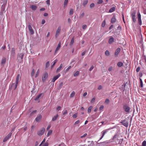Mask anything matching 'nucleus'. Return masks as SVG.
Returning a JSON list of instances; mask_svg holds the SVG:
<instances>
[{
    "mask_svg": "<svg viewBox=\"0 0 146 146\" xmlns=\"http://www.w3.org/2000/svg\"><path fill=\"white\" fill-rule=\"evenodd\" d=\"M21 78L20 76V74H18L16 77V82L15 84V86L14 88V90H15L17 87L18 84L19 82V80Z\"/></svg>",
    "mask_w": 146,
    "mask_h": 146,
    "instance_id": "nucleus-1",
    "label": "nucleus"
},
{
    "mask_svg": "<svg viewBox=\"0 0 146 146\" xmlns=\"http://www.w3.org/2000/svg\"><path fill=\"white\" fill-rule=\"evenodd\" d=\"M61 30V27H60V26H59L58 27V28L56 31V34H55V37L56 38L59 35V34L60 33V32Z\"/></svg>",
    "mask_w": 146,
    "mask_h": 146,
    "instance_id": "nucleus-2",
    "label": "nucleus"
},
{
    "mask_svg": "<svg viewBox=\"0 0 146 146\" xmlns=\"http://www.w3.org/2000/svg\"><path fill=\"white\" fill-rule=\"evenodd\" d=\"M48 74L47 73V72H45L43 74L42 78V80L43 82H44L47 79V78L48 77Z\"/></svg>",
    "mask_w": 146,
    "mask_h": 146,
    "instance_id": "nucleus-3",
    "label": "nucleus"
},
{
    "mask_svg": "<svg viewBox=\"0 0 146 146\" xmlns=\"http://www.w3.org/2000/svg\"><path fill=\"white\" fill-rule=\"evenodd\" d=\"M44 128H42L40 130L37 131V134L39 135H42L44 133Z\"/></svg>",
    "mask_w": 146,
    "mask_h": 146,
    "instance_id": "nucleus-4",
    "label": "nucleus"
},
{
    "mask_svg": "<svg viewBox=\"0 0 146 146\" xmlns=\"http://www.w3.org/2000/svg\"><path fill=\"white\" fill-rule=\"evenodd\" d=\"M121 123L125 126L126 127L128 126V120L127 119L123 120Z\"/></svg>",
    "mask_w": 146,
    "mask_h": 146,
    "instance_id": "nucleus-5",
    "label": "nucleus"
},
{
    "mask_svg": "<svg viewBox=\"0 0 146 146\" xmlns=\"http://www.w3.org/2000/svg\"><path fill=\"white\" fill-rule=\"evenodd\" d=\"M60 76V74H58L57 75L55 76L53 78L52 80V82H54L55 81L58 79Z\"/></svg>",
    "mask_w": 146,
    "mask_h": 146,
    "instance_id": "nucleus-6",
    "label": "nucleus"
},
{
    "mask_svg": "<svg viewBox=\"0 0 146 146\" xmlns=\"http://www.w3.org/2000/svg\"><path fill=\"white\" fill-rule=\"evenodd\" d=\"M138 19L139 24L140 25H141L142 24V21L141 19V15L139 13L138 15Z\"/></svg>",
    "mask_w": 146,
    "mask_h": 146,
    "instance_id": "nucleus-7",
    "label": "nucleus"
},
{
    "mask_svg": "<svg viewBox=\"0 0 146 146\" xmlns=\"http://www.w3.org/2000/svg\"><path fill=\"white\" fill-rule=\"evenodd\" d=\"M31 35H33L34 33V31L33 29L31 26L30 25H29L28 26Z\"/></svg>",
    "mask_w": 146,
    "mask_h": 146,
    "instance_id": "nucleus-8",
    "label": "nucleus"
},
{
    "mask_svg": "<svg viewBox=\"0 0 146 146\" xmlns=\"http://www.w3.org/2000/svg\"><path fill=\"white\" fill-rule=\"evenodd\" d=\"M42 118V115L40 114H38L35 119V121L38 122H39Z\"/></svg>",
    "mask_w": 146,
    "mask_h": 146,
    "instance_id": "nucleus-9",
    "label": "nucleus"
},
{
    "mask_svg": "<svg viewBox=\"0 0 146 146\" xmlns=\"http://www.w3.org/2000/svg\"><path fill=\"white\" fill-rule=\"evenodd\" d=\"M135 13L133 12V13L131 14V16L132 17V18L133 20V22H135L136 21V20L135 18Z\"/></svg>",
    "mask_w": 146,
    "mask_h": 146,
    "instance_id": "nucleus-10",
    "label": "nucleus"
},
{
    "mask_svg": "<svg viewBox=\"0 0 146 146\" xmlns=\"http://www.w3.org/2000/svg\"><path fill=\"white\" fill-rule=\"evenodd\" d=\"M61 47V42H59L55 50V53H56V52L59 50L60 48Z\"/></svg>",
    "mask_w": 146,
    "mask_h": 146,
    "instance_id": "nucleus-11",
    "label": "nucleus"
},
{
    "mask_svg": "<svg viewBox=\"0 0 146 146\" xmlns=\"http://www.w3.org/2000/svg\"><path fill=\"white\" fill-rule=\"evenodd\" d=\"M123 108L125 111L128 112V106L127 104H123Z\"/></svg>",
    "mask_w": 146,
    "mask_h": 146,
    "instance_id": "nucleus-12",
    "label": "nucleus"
},
{
    "mask_svg": "<svg viewBox=\"0 0 146 146\" xmlns=\"http://www.w3.org/2000/svg\"><path fill=\"white\" fill-rule=\"evenodd\" d=\"M120 51V48H117L115 52V56H117V55Z\"/></svg>",
    "mask_w": 146,
    "mask_h": 146,
    "instance_id": "nucleus-13",
    "label": "nucleus"
},
{
    "mask_svg": "<svg viewBox=\"0 0 146 146\" xmlns=\"http://www.w3.org/2000/svg\"><path fill=\"white\" fill-rule=\"evenodd\" d=\"M37 6L34 5H32L31 6V9L33 11L36 10L37 9Z\"/></svg>",
    "mask_w": 146,
    "mask_h": 146,
    "instance_id": "nucleus-14",
    "label": "nucleus"
},
{
    "mask_svg": "<svg viewBox=\"0 0 146 146\" xmlns=\"http://www.w3.org/2000/svg\"><path fill=\"white\" fill-rule=\"evenodd\" d=\"M6 58H3L2 59L1 64L2 65L4 66V64L6 62Z\"/></svg>",
    "mask_w": 146,
    "mask_h": 146,
    "instance_id": "nucleus-15",
    "label": "nucleus"
},
{
    "mask_svg": "<svg viewBox=\"0 0 146 146\" xmlns=\"http://www.w3.org/2000/svg\"><path fill=\"white\" fill-rule=\"evenodd\" d=\"M114 41V38L112 36H110V38L109 40V43L111 44Z\"/></svg>",
    "mask_w": 146,
    "mask_h": 146,
    "instance_id": "nucleus-16",
    "label": "nucleus"
},
{
    "mask_svg": "<svg viewBox=\"0 0 146 146\" xmlns=\"http://www.w3.org/2000/svg\"><path fill=\"white\" fill-rule=\"evenodd\" d=\"M116 21V19H115V16H113V17L111 19V22L112 23H115Z\"/></svg>",
    "mask_w": 146,
    "mask_h": 146,
    "instance_id": "nucleus-17",
    "label": "nucleus"
},
{
    "mask_svg": "<svg viewBox=\"0 0 146 146\" xmlns=\"http://www.w3.org/2000/svg\"><path fill=\"white\" fill-rule=\"evenodd\" d=\"M63 66L62 64H61L59 67L56 70V72H59L60 70L62 68Z\"/></svg>",
    "mask_w": 146,
    "mask_h": 146,
    "instance_id": "nucleus-18",
    "label": "nucleus"
},
{
    "mask_svg": "<svg viewBox=\"0 0 146 146\" xmlns=\"http://www.w3.org/2000/svg\"><path fill=\"white\" fill-rule=\"evenodd\" d=\"M107 132V131H106V130L103 131H102V137L100 138V140H101L102 138L104 136V135H105V134Z\"/></svg>",
    "mask_w": 146,
    "mask_h": 146,
    "instance_id": "nucleus-19",
    "label": "nucleus"
},
{
    "mask_svg": "<svg viewBox=\"0 0 146 146\" xmlns=\"http://www.w3.org/2000/svg\"><path fill=\"white\" fill-rule=\"evenodd\" d=\"M115 8L114 7L111 8L109 10V12L112 13L115 10Z\"/></svg>",
    "mask_w": 146,
    "mask_h": 146,
    "instance_id": "nucleus-20",
    "label": "nucleus"
},
{
    "mask_svg": "<svg viewBox=\"0 0 146 146\" xmlns=\"http://www.w3.org/2000/svg\"><path fill=\"white\" fill-rule=\"evenodd\" d=\"M93 108V107L92 106H90L88 108V113H90L91 112V110Z\"/></svg>",
    "mask_w": 146,
    "mask_h": 146,
    "instance_id": "nucleus-21",
    "label": "nucleus"
},
{
    "mask_svg": "<svg viewBox=\"0 0 146 146\" xmlns=\"http://www.w3.org/2000/svg\"><path fill=\"white\" fill-rule=\"evenodd\" d=\"M58 115L57 114L56 116H54L52 118V121H54L55 120H56V119H57V117H58Z\"/></svg>",
    "mask_w": 146,
    "mask_h": 146,
    "instance_id": "nucleus-22",
    "label": "nucleus"
},
{
    "mask_svg": "<svg viewBox=\"0 0 146 146\" xmlns=\"http://www.w3.org/2000/svg\"><path fill=\"white\" fill-rule=\"evenodd\" d=\"M18 56L19 58H20L21 59H22L23 58L24 54L23 53L20 54L18 55Z\"/></svg>",
    "mask_w": 146,
    "mask_h": 146,
    "instance_id": "nucleus-23",
    "label": "nucleus"
},
{
    "mask_svg": "<svg viewBox=\"0 0 146 146\" xmlns=\"http://www.w3.org/2000/svg\"><path fill=\"white\" fill-rule=\"evenodd\" d=\"M74 37L73 36L72 38L70 43V45H72L74 42Z\"/></svg>",
    "mask_w": 146,
    "mask_h": 146,
    "instance_id": "nucleus-24",
    "label": "nucleus"
},
{
    "mask_svg": "<svg viewBox=\"0 0 146 146\" xmlns=\"http://www.w3.org/2000/svg\"><path fill=\"white\" fill-rule=\"evenodd\" d=\"M52 130H49L48 131L47 134V136H48L50 135L52 133Z\"/></svg>",
    "mask_w": 146,
    "mask_h": 146,
    "instance_id": "nucleus-25",
    "label": "nucleus"
},
{
    "mask_svg": "<svg viewBox=\"0 0 146 146\" xmlns=\"http://www.w3.org/2000/svg\"><path fill=\"white\" fill-rule=\"evenodd\" d=\"M79 74V72L78 71H76L74 74V76L75 77L78 76Z\"/></svg>",
    "mask_w": 146,
    "mask_h": 146,
    "instance_id": "nucleus-26",
    "label": "nucleus"
},
{
    "mask_svg": "<svg viewBox=\"0 0 146 146\" xmlns=\"http://www.w3.org/2000/svg\"><path fill=\"white\" fill-rule=\"evenodd\" d=\"M57 61V60L56 59L54 61V62L51 66V68H52L54 67V66L55 65V64L56 63Z\"/></svg>",
    "mask_w": 146,
    "mask_h": 146,
    "instance_id": "nucleus-27",
    "label": "nucleus"
},
{
    "mask_svg": "<svg viewBox=\"0 0 146 146\" xmlns=\"http://www.w3.org/2000/svg\"><path fill=\"white\" fill-rule=\"evenodd\" d=\"M123 65V63L121 62H119L117 64V66L118 67H121Z\"/></svg>",
    "mask_w": 146,
    "mask_h": 146,
    "instance_id": "nucleus-28",
    "label": "nucleus"
},
{
    "mask_svg": "<svg viewBox=\"0 0 146 146\" xmlns=\"http://www.w3.org/2000/svg\"><path fill=\"white\" fill-rule=\"evenodd\" d=\"M75 94V92L74 91H73L70 94V97L72 98L74 97Z\"/></svg>",
    "mask_w": 146,
    "mask_h": 146,
    "instance_id": "nucleus-29",
    "label": "nucleus"
},
{
    "mask_svg": "<svg viewBox=\"0 0 146 146\" xmlns=\"http://www.w3.org/2000/svg\"><path fill=\"white\" fill-rule=\"evenodd\" d=\"M40 71V70L39 69H38L37 70V72L36 74L35 77H36L38 76L39 74Z\"/></svg>",
    "mask_w": 146,
    "mask_h": 146,
    "instance_id": "nucleus-30",
    "label": "nucleus"
},
{
    "mask_svg": "<svg viewBox=\"0 0 146 146\" xmlns=\"http://www.w3.org/2000/svg\"><path fill=\"white\" fill-rule=\"evenodd\" d=\"M73 9H72L71 8L69 14L70 15H72L73 14Z\"/></svg>",
    "mask_w": 146,
    "mask_h": 146,
    "instance_id": "nucleus-31",
    "label": "nucleus"
},
{
    "mask_svg": "<svg viewBox=\"0 0 146 146\" xmlns=\"http://www.w3.org/2000/svg\"><path fill=\"white\" fill-rule=\"evenodd\" d=\"M37 111L36 110H35L32 111L30 113V116H31L33 115L34 113H35Z\"/></svg>",
    "mask_w": 146,
    "mask_h": 146,
    "instance_id": "nucleus-32",
    "label": "nucleus"
},
{
    "mask_svg": "<svg viewBox=\"0 0 146 146\" xmlns=\"http://www.w3.org/2000/svg\"><path fill=\"white\" fill-rule=\"evenodd\" d=\"M35 73V70L34 69H33L31 72V76L32 77L34 76Z\"/></svg>",
    "mask_w": 146,
    "mask_h": 146,
    "instance_id": "nucleus-33",
    "label": "nucleus"
},
{
    "mask_svg": "<svg viewBox=\"0 0 146 146\" xmlns=\"http://www.w3.org/2000/svg\"><path fill=\"white\" fill-rule=\"evenodd\" d=\"M88 0H85L83 3V5L85 6L88 3Z\"/></svg>",
    "mask_w": 146,
    "mask_h": 146,
    "instance_id": "nucleus-34",
    "label": "nucleus"
},
{
    "mask_svg": "<svg viewBox=\"0 0 146 146\" xmlns=\"http://www.w3.org/2000/svg\"><path fill=\"white\" fill-rule=\"evenodd\" d=\"M50 65V64H49V61H48L46 63V68H48L49 66Z\"/></svg>",
    "mask_w": 146,
    "mask_h": 146,
    "instance_id": "nucleus-35",
    "label": "nucleus"
},
{
    "mask_svg": "<svg viewBox=\"0 0 146 146\" xmlns=\"http://www.w3.org/2000/svg\"><path fill=\"white\" fill-rule=\"evenodd\" d=\"M106 25V21L105 20H104L103 22L102 25V27H104Z\"/></svg>",
    "mask_w": 146,
    "mask_h": 146,
    "instance_id": "nucleus-36",
    "label": "nucleus"
},
{
    "mask_svg": "<svg viewBox=\"0 0 146 146\" xmlns=\"http://www.w3.org/2000/svg\"><path fill=\"white\" fill-rule=\"evenodd\" d=\"M142 146H146V141H144L142 143Z\"/></svg>",
    "mask_w": 146,
    "mask_h": 146,
    "instance_id": "nucleus-37",
    "label": "nucleus"
},
{
    "mask_svg": "<svg viewBox=\"0 0 146 146\" xmlns=\"http://www.w3.org/2000/svg\"><path fill=\"white\" fill-rule=\"evenodd\" d=\"M105 54L107 56H109L110 55V52L108 50H106L105 52Z\"/></svg>",
    "mask_w": 146,
    "mask_h": 146,
    "instance_id": "nucleus-38",
    "label": "nucleus"
},
{
    "mask_svg": "<svg viewBox=\"0 0 146 146\" xmlns=\"http://www.w3.org/2000/svg\"><path fill=\"white\" fill-rule=\"evenodd\" d=\"M11 53L13 55L15 54V50L14 48H12L11 50Z\"/></svg>",
    "mask_w": 146,
    "mask_h": 146,
    "instance_id": "nucleus-39",
    "label": "nucleus"
},
{
    "mask_svg": "<svg viewBox=\"0 0 146 146\" xmlns=\"http://www.w3.org/2000/svg\"><path fill=\"white\" fill-rule=\"evenodd\" d=\"M78 113H76L74 114L73 115V117L74 118H76L77 116Z\"/></svg>",
    "mask_w": 146,
    "mask_h": 146,
    "instance_id": "nucleus-40",
    "label": "nucleus"
},
{
    "mask_svg": "<svg viewBox=\"0 0 146 146\" xmlns=\"http://www.w3.org/2000/svg\"><path fill=\"white\" fill-rule=\"evenodd\" d=\"M12 133L11 132L9 133L8 135L7 136V137H8L9 138H10L11 136Z\"/></svg>",
    "mask_w": 146,
    "mask_h": 146,
    "instance_id": "nucleus-41",
    "label": "nucleus"
},
{
    "mask_svg": "<svg viewBox=\"0 0 146 146\" xmlns=\"http://www.w3.org/2000/svg\"><path fill=\"white\" fill-rule=\"evenodd\" d=\"M68 0H65L64 4V5H66L68 3Z\"/></svg>",
    "mask_w": 146,
    "mask_h": 146,
    "instance_id": "nucleus-42",
    "label": "nucleus"
},
{
    "mask_svg": "<svg viewBox=\"0 0 146 146\" xmlns=\"http://www.w3.org/2000/svg\"><path fill=\"white\" fill-rule=\"evenodd\" d=\"M110 102V100H109L108 99H106L105 100V103L106 104H108Z\"/></svg>",
    "mask_w": 146,
    "mask_h": 146,
    "instance_id": "nucleus-43",
    "label": "nucleus"
},
{
    "mask_svg": "<svg viewBox=\"0 0 146 146\" xmlns=\"http://www.w3.org/2000/svg\"><path fill=\"white\" fill-rule=\"evenodd\" d=\"M82 29H86L87 28V25H84L82 26Z\"/></svg>",
    "mask_w": 146,
    "mask_h": 146,
    "instance_id": "nucleus-44",
    "label": "nucleus"
},
{
    "mask_svg": "<svg viewBox=\"0 0 146 146\" xmlns=\"http://www.w3.org/2000/svg\"><path fill=\"white\" fill-rule=\"evenodd\" d=\"M98 1L97 2L98 4H100L102 3L103 1L102 0H98Z\"/></svg>",
    "mask_w": 146,
    "mask_h": 146,
    "instance_id": "nucleus-45",
    "label": "nucleus"
},
{
    "mask_svg": "<svg viewBox=\"0 0 146 146\" xmlns=\"http://www.w3.org/2000/svg\"><path fill=\"white\" fill-rule=\"evenodd\" d=\"M48 143L47 142H46L45 144H43L42 146H48Z\"/></svg>",
    "mask_w": 146,
    "mask_h": 146,
    "instance_id": "nucleus-46",
    "label": "nucleus"
},
{
    "mask_svg": "<svg viewBox=\"0 0 146 146\" xmlns=\"http://www.w3.org/2000/svg\"><path fill=\"white\" fill-rule=\"evenodd\" d=\"M79 123L80 121L79 120H78L75 122L74 124V125H76Z\"/></svg>",
    "mask_w": 146,
    "mask_h": 146,
    "instance_id": "nucleus-47",
    "label": "nucleus"
},
{
    "mask_svg": "<svg viewBox=\"0 0 146 146\" xmlns=\"http://www.w3.org/2000/svg\"><path fill=\"white\" fill-rule=\"evenodd\" d=\"M61 108V107L60 106H58L56 108V110L58 111H59L60 110Z\"/></svg>",
    "mask_w": 146,
    "mask_h": 146,
    "instance_id": "nucleus-48",
    "label": "nucleus"
},
{
    "mask_svg": "<svg viewBox=\"0 0 146 146\" xmlns=\"http://www.w3.org/2000/svg\"><path fill=\"white\" fill-rule=\"evenodd\" d=\"M94 6V3H92L90 5V8H92Z\"/></svg>",
    "mask_w": 146,
    "mask_h": 146,
    "instance_id": "nucleus-49",
    "label": "nucleus"
},
{
    "mask_svg": "<svg viewBox=\"0 0 146 146\" xmlns=\"http://www.w3.org/2000/svg\"><path fill=\"white\" fill-rule=\"evenodd\" d=\"M51 126V124L48 125V126L47 127L46 129L47 130L49 129H50V128Z\"/></svg>",
    "mask_w": 146,
    "mask_h": 146,
    "instance_id": "nucleus-50",
    "label": "nucleus"
},
{
    "mask_svg": "<svg viewBox=\"0 0 146 146\" xmlns=\"http://www.w3.org/2000/svg\"><path fill=\"white\" fill-rule=\"evenodd\" d=\"M140 67H138L136 69V71L137 72H139L140 70Z\"/></svg>",
    "mask_w": 146,
    "mask_h": 146,
    "instance_id": "nucleus-51",
    "label": "nucleus"
},
{
    "mask_svg": "<svg viewBox=\"0 0 146 146\" xmlns=\"http://www.w3.org/2000/svg\"><path fill=\"white\" fill-rule=\"evenodd\" d=\"M104 108V106H103V105L101 106L100 108V110H102V109H103Z\"/></svg>",
    "mask_w": 146,
    "mask_h": 146,
    "instance_id": "nucleus-52",
    "label": "nucleus"
},
{
    "mask_svg": "<svg viewBox=\"0 0 146 146\" xmlns=\"http://www.w3.org/2000/svg\"><path fill=\"white\" fill-rule=\"evenodd\" d=\"M67 113V110H66L64 111V112L63 113V115H65Z\"/></svg>",
    "mask_w": 146,
    "mask_h": 146,
    "instance_id": "nucleus-53",
    "label": "nucleus"
},
{
    "mask_svg": "<svg viewBox=\"0 0 146 146\" xmlns=\"http://www.w3.org/2000/svg\"><path fill=\"white\" fill-rule=\"evenodd\" d=\"M71 68V66H69L68 68L66 69V72H68L69 70Z\"/></svg>",
    "mask_w": 146,
    "mask_h": 146,
    "instance_id": "nucleus-54",
    "label": "nucleus"
},
{
    "mask_svg": "<svg viewBox=\"0 0 146 146\" xmlns=\"http://www.w3.org/2000/svg\"><path fill=\"white\" fill-rule=\"evenodd\" d=\"M8 139L6 137L4 138L3 140V141L4 142H6V141H7Z\"/></svg>",
    "mask_w": 146,
    "mask_h": 146,
    "instance_id": "nucleus-55",
    "label": "nucleus"
},
{
    "mask_svg": "<svg viewBox=\"0 0 146 146\" xmlns=\"http://www.w3.org/2000/svg\"><path fill=\"white\" fill-rule=\"evenodd\" d=\"M94 68V66H92L90 68V69H89V70L90 71H91V70H92V69H93Z\"/></svg>",
    "mask_w": 146,
    "mask_h": 146,
    "instance_id": "nucleus-56",
    "label": "nucleus"
},
{
    "mask_svg": "<svg viewBox=\"0 0 146 146\" xmlns=\"http://www.w3.org/2000/svg\"><path fill=\"white\" fill-rule=\"evenodd\" d=\"M42 95V93H40L37 96V97L39 99Z\"/></svg>",
    "mask_w": 146,
    "mask_h": 146,
    "instance_id": "nucleus-57",
    "label": "nucleus"
},
{
    "mask_svg": "<svg viewBox=\"0 0 146 146\" xmlns=\"http://www.w3.org/2000/svg\"><path fill=\"white\" fill-rule=\"evenodd\" d=\"M102 86L101 85H100L98 87V90H100L102 89Z\"/></svg>",
    "mask_w": 146,
    "mask_h": 146,
    "instance_id": "nucleus-58",
    "label": "nucleus"
},
{
    "mask_svg": "<svg viewBox=\"0 0 146 146\" xmlns=\"http://www.w3.org/2000/svg\"><path fill=\"white\" fill-rule=\"evenodd\" d=\"M112 66L110 67L108 69V71L109 72L111 71L112 70Z\"/></svg>",
    "mask_w": 146,
    "mask_h": 146,
    "instance_id": "nucleus-59",
    "label": "nucleus"
},
{
    "mask_svg": "<svg viewBox=\"0 0 146 146\" xmlns=\"http://www.w3.org/2000/svg\"><path fill=\"white\" fill-rule=\"evenodd\" d=\"M1 9L3 10V11H4L5 9V6L3 5L1 6Z\"/></svg>",
    "mask_w": 146,
    "mask_h": 146,
    "instance_id": "nucleus-60",
    "label": "nucleus"
},
{
    "mask_svg": "<svg viewBox=\"0 0 146 146\" xmlns=\"http://www.w3.org/2000/svg\"><path fill=\"white\" fill-rule=\"evenodd\" d=\"M84 15V13H82L81 14L80 16V17L81 18L82 17H83Z\"/></svg>",
    "mask_w": 146,
    "mask_h": 146,
    "instance_id": "nucleus-61",
    "label": "nucleus"
},
{
    "mask_svg": "<svg viewBox=\"0 0 146 146\" xmlns=\"http://www.w3.org/2000/svg\"><path fill=\"white\" fill-rule=\"evenodd\" d=\"M50 0H47L46 1V3L48 5H50Z\"/></svg>",
    "mask_w": 146,
    "mask_h": 146,
    "instance_id": "nucleus-62",
    "label": "nucleus"
},
{
    "mask_svg": "<svg viewBox=\"0 0 146 146\" xmlns=\"http://www.w3.org/2000/svg\"><path fill=\"white\" fill-rule=\"evenodd\" d=\"M95 98H93L91 101V103H92L93 102H94V101H95Z\"/></svg>",
    "mask_w": 146,
    "mask_h": 146,
    "instance_id": "nucleus-63",
    "label": "nucleus"
},
{
    "mask_svg": "<svg viewBox=\"0 0 146 146\" xmlns=\"http://www.w3.org/2000/svg\"><path fill=\"white\" fill-rule=\"evenodd\" d=\"M45 22V21L44 19H42V24H44Z\"/></svg>",
    "mask_w": 146,
    "mask_h": 146,
    "instance_id": "nucleus-64",
    "label": "nucleus"
}]
</instances>
